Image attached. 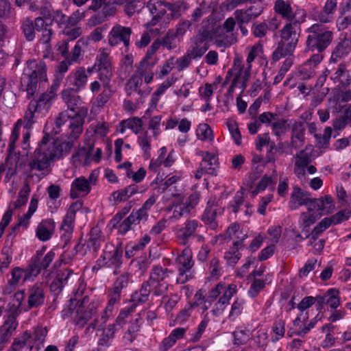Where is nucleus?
<instances>
[{
	"mask_svg": "<svg viewBox=\"0 0 351 351\" xmlns=\"http://www.w3.org/2000/svg\"><path fill=\"white\" fill-rule=\"evenodd\" d=\"M247 49L248 55L245 65L242 66L239 60H234L233 69L237 73L232 80L230 88H239L243 90L247 86V82L251 74L252 62L256 59H264L263 47L261 43H256Z\"/></svg>",
	"mask_w": 351,
	"mask_h": 351,
	"instance_id": "1",
	"label": "nucleus"
},
{
	"mask_svg": "<svg viewBox=\"0 0 351 351\" xmlns=\"http://www.w3.org/2000/svg\"><path fill=\"white\" fill-rule=\"evenodd\" d=\"M60 85L58 81L53 82L49 89L43 93L38 99L32 100L25 112L24 119L27 125H32L39 114L47 112L52 104L57 98V91Z\"/></svg>",
	"mask_w": 351,
	"mask_h": 351,
	"instance_id": "2",
	"label": "nucleus"
},
{
	"mask_svg": "<svg viewBox=\"0 0 351 351\" xmlns=\"http://www.w3.org/2000/svg\"><path fill=\"white\" fill-rule=\"evenodd\" d=\"M62 149L55 142L47 144V138L43 137L42 143L34 152V159L29 163L32 169L43 170L47 169L51 161L59 159Z\"/></svg>",
	"mask_w": 351,
	"mask_h": 351,
	"instance_id": "3",
	"label": "nucleus"
},
{
	"mask_svg": "<svg viewBox=\"0 0 351 351\" xmlns=\"http://www.w3.org/2000/svg\"><path fill=\"white\" fill-rule=\"evenodd\" d=\"M27 64L22 80L27 84V93L30 97L34 95L38 81H47V69L45 63L42 61L29 60Z\"/></svg>",
	"mask_w": 351,
	"mask_h": 351,
	"instance_id": "4",
	"label": "nucleus"
},
{
	"mask_svg": "<svg viewBox=\"0 0 351 351\" xmlns=\"http://www.w3.org/2000/svg\"><path fill=\"white\" fill-rule=\"evenodd\" d=\"M293 25L292 22L287 23L280 30V40L272 55L274 60H279L293 53L298 40L297 33L293 30Z\"/></svg>",
	"mask_w": 351,
	"mask_h": 351,
	"instance_id": "5",
	"label": "nucleus"
},
{
	"mask_svg": "<svg viewBox=\"0 0 351 351\" xmlns=\"http://www.w3.org/2000/svg\"><path fill=\"white\" fill-rule=\"evenodd\" d=\"M47 334L46 328L38 327L33 333L25 331L21 336L14 340L11 347L7 351H32L34 346L43 344Z\"/></svg>",
	"mask_w": 351,
	"mask_h": 351,
	"instance_id": "6",
	"label": "nucleus"
},
{
	"mask_svg": "<svg viewBox=\"0 0 351 351\" xmlns=\"http://www.w3.org/2000/svg\"><path fill=\"white\" fill-rule=\"evenodd\" d=\"M307 32L308 33L306 40L308 50L317 49L321 52L330 45L332 40V32L318 23H315L308 27Z\"/></svg>",
	"mask_w": 351,
	"mask_h": 351,
	"instance_id": "7",
	"label": "nucleus"
},
{
	"mask_svg": "<svg viewBox=\"0 0 351 351\" xmlns=\"http://www.w3.org/2000/svg\"><path fill=\"white\" fill-rule=\"evenodd\" d=\"M76 301L77 298L70 300L69 307L70 315L72 317L77 326L83 327L92 317L93 311L99 306V302L98 301L95 302H93L86 308V304L89 302L88 297H84L83 300L78 305Z\"/></svg>",
	"mask_w": 351,
	"mask_h": 351,
	"instance_id": "8",
	"label": "nucleus"
},
{
	"mask_svg": "<svg viewBox=\"0 0 351 351\" xmlns=\"http://www.w3.org/2000/svg\"><path fill=\"white\" fill-rule=\"evenodd\" d=\"M84 119L79 114L73 117L68 114L66 111L62 112L55 120L56 128L54 133L58 134L60 132L62 126L68 127L71 130L70 137L76 139L79 137L83 130Z\"/></svg>",
	"mask_w": 351,
	"mask_h": 351,
	"instance_id": "9",
	"label": "nucleus"
},
{
	"mask_svg": "<svg viewBox=\"0 0 351 351\" xmlns=\"http://www.w3.org/2000/svg\"><path fill=\"white\" fill-rule=\"evenodd\" d=\"M99 171H92L88 178L80 176L74 179L71 184L70 196L72 199L84 197L91 191L92 186L95 185L98 179Z\"/></svg>",
	"mask_w": 351,
	"mask_h": 351,
	"instance_id": "10",
	"label": "nucleus"
},
{
	"mask_svg": "<svg viewBox=\"0 0 351 351\" xmlns=\"http://www.w3.org/2000/svg\"><path fill=\"white\" fill-rule=\"evenodd\" d=\"M176 263L178 269L176 282L178 283L184 284L192 278L191 269L194 263L191 249H184L181 254L177 257Z\"/></svg>",
	"mask_w": 351,
	"mask_h": 351,
	"instance_id": "11",
	"label": "nucleus"
},
{
	"mask_svg": "<svg viewBox=\"0 0 351 351\" xmlns=\"http://www.w3.org/2000/svg\"><path fill=\"white\" fill-rule=\"evenodd\" d=\"M274 9L277 14L293 24H300L305 21V11L298 9L293 12L290 3L284 0H276Z\"/></svg>",
	"mask_w": 351,
	"mask_h": 351,
	"instance_id": "12",
	"label": "nucleus"
},
{
	"mask_svg": "<svg viewBox=\"0 0 351 351\" xmlns=\"http://www.w3.org/2000/svg\"><path fill=\"white\" fill-rule=\"evenodd\" d=\"M173 272L162 267H155L150 275V281L154 287V293L156 295L165 293L169 285V279L173 276Z\"/></svg>",
	"mask_w": 351,
	"mask_h": 351,
	"instance_id": "13",
	"label": "nucleus"
},
{
	"mask_svg": "<svg viewBox=\"0 0 351 351\" xmlns=\"http://www.w3.org/2000/svg\"><path fill=\"white\" fill-rule=\"evenodd\" d=\"M129 311L123 310L120 312L116 321L105 327V325L99 324L98 330L102 331V338L100 340V344L108 346V341L114 337V333L119 330L125 323V319L128 316Z\"/></svg>",
	"mask_w": 351,
	"mask_h": 351,
	"instance_id": "14",
	"label": "nucleus"
},
{
	"mask_svg": "<svg viewBox=\"0 0 351 351\" xmlns=\"http://www.w3.org/2000/svg\"><path fill=\"white\" fill-rule=\"evenodd\" d=\"M202 228V224L195 219L186 220L183 224L177 226L174 228L173 232L176 238L182 245H186L191 237L195 235V233L199 228Z\"/></svg>",
	"mask_w": 351,
	"mask_h": 351,
	"instance_id": "15",
	"label": "nucleus"
},
{
	"mask_svg": "<svg viewBox=\"0 0 351 351\" xmlns=\"http://www.w3.org/2000/svg\"><path fill=\"white\" fill-rule=\"evenodd\" d=\"M147 8L153 18L151 21L145 24L146 29L151 32H156V34H158L160 33L159 29L158 27L153 28V27L157 24L159 19L166 12L167 3L161 0H149Z\"/></svg>",
	"mask_w": 351,
	"mask_h": 351,
	"instance_id": "16",
	"label": "nucleus"
},
{
	"mask_svg": "<svg viewBox=\"0 0 351 351\" xmlns=\"http://www.w3.org/2000/svg\"><path fill=\"white\" fill-rule=\"evenodd\" d=\"M277 171L274 169L271 175H265L257 184L247 183L250 196L254 198L258 194L265 191L267 188L273 192L277 182Z\"/></svg>",
	"mask_w": 351,
	"mask_h": 351,
	"instance_id": "17",
	"label": "nucleus"
},
{
	"mask_svg": "<svg viewBox=\"0 0 351 351\" xmlns=\"http://www.w3.org/2000/svg\"><path fill=\"white\" fill-rule=\"evenodd\" d=\"M109 55L110 51L107 49H100L95 62L99 67V80H103L106 83L108 80H111L112 75Z\"/></svg>",
	"mask_w": 351,
	"mask_h": 351,
	"instance_id": "18",
	"label": "nucleus"
},
{
	"mask_svg": "<svg viewBox=\"0 0 351 351\" xmlns=\"http://www.w3.org/2000/svg\"><path fill=\"white\" fill-rule=\"evenodd\" d=\"M132 29L128 27L117 24L110 31L108 40L110 46H117L123 43L125 47L129 46Z\"/></svg>",
	"mask_w": 351,
	"mask_h": 351,
	"instance_id": "19",
	"label": "nucleus"
},
{
	"mask_svg": "<svg viewBox=\"0 0 351 351\" xmlns=\"http://www.w3.org/2000/svg\"><path fill=\"white\" fill-rule=\"evenodd\" d=\"M335 208L334 199L330 195H325L319 199H311L308 204V210L317 213L319 216L332 213Z\"/></svg>",
	"mask_w": 351,
	"mask_h": 351,
	"instance_id": "20",
	"label": "nucleus"
},
{
	"mask_svg": "<svg viewBox=\"0 0 351 351\" xmlns=\"http://www.w3.org/2000/svg\"><path fill=\"white\" fill-rule=\"evenodd\" d=\"M208 41L202 34H198L191 40L186 53L193 59L200 58L208 49Z\"/></svg>",
	"mask_w": 351,
	"mask_h": 351,
	"instance_id": "21",
	"label": "nucleus"
},
{
	"mask_svg": "<svg viewBox=\"0 0 351 351\" xmlns=\"http://www.w3.org/2000/svg\"><path fill=\"white\" fill-rule=\"evenodd\" d=\"M237 289L235 285H229L226 291L220 296L218 301L215 303L211 311L213 315L215 316L221 315L229 304L230 299L237 293Z\"/></svg>",
	"mask_w": 351,
	"mask_h": 351,
	"instance_id": "22",
	"label": "nucleus"
},
{
	"mask_svg": "<svg viewBox=\"0 0 351 351\" xmlns=\"http://www.w3.org/2000/svg\"><path fill=\"white\" fill-rule=\"evenodd\" d=\"M122 255V250L120 247L113 245L107 247L104 252L103 259L105 261V264L107 265L108 267H114V274L117 273V269L121 265Z\"/></svg>",
	"mask_w": 351,
	"mask_h": 351,
	"instance_id": "23",
	"label": "nucleus"
},
{
	"mask_svg": "<svg viewBox=\"0 0 351 351\" xmlns=\"http://www.w3.org/2000/svg\"><path fill=\"white\" fill-rule=\"evenodd\" d=\"M202 168L206 174L216 176L219 169V162L217 156L213 152H206L203 154L200 163Z\"/></svg>",
	"mask_w": 351,
	"mask_h": 351,
	"instance_id": "24",
	"label": "nucleus"
},
{
	"mask_svg": "<svg viewBox=\"0 0 351 351\" xmlns=\"http://www.w3.org/2000/svg\"><path fill=\"white\" fill-rule=\"evenodd\" d=\"M187 328H176L171 330L168 337H165L159 345L160 351H167L171 348L178 341L184 338Z\"/></svg>",
	"mask_w": 351,
	"mask_h": 351,
	"instance_id": "25",
	"label": "nucleus"
},
{
	"mask_svg": "<svg viewBox=\"0 0 351 351\" xmlns=\"http://www.w3.org/2000/svg\"><path fill=\"white\" fill-rule=\"evenodd\" d=\"M294 158V173L300 180H305L306 168L311 162L310 157L304 151H301Z\"/></svg>",
	"mask_w": 351,
	"mask_h": 351,
	"instance_id": "26",
	"label": "nucleus"
},
{
	"mask_svg": "<svg viewBox=\"0 0 351 351\" xmlns=\"http://www.w3.org/2000/svg\"><path fill=\"white\" fill-rule=\"evenodd\" d=\"M45 301V293L42 284H36L29 289L28 306L29 308H37L41 306Z\"/></svg>",
	"mask_w": 351,
	"mask_h": 351,
	"instance_id": "27",
	"label": "nucleus"
},
{
	"mask_svg": "<svg viewBox=\"0 0 351 351\" xmlns=\"http://www.w3.org/2000/svg\"><path fill=\"white\" fill-rule=\"evenodd\" d=\"M262 11V7L252 5L246 10H237L234 14L239 23H247L258 17Z\"/></svg>",
	"mask_w": 351,
	"mask_h": 351,
	"instance_id": "28",
	"label": "nucleus"
},
{
	"mask_svg": "<svg viewBox=\"0 0 351 351\" xmlns=\"http://www.w3.org/2000/svg\"><path fill=\"white\" fill-rule=\"evenodd\" d=\"M55 227V223L51 219L43 220L36 228V237L42 241L49 240L54 232Z\"/></svg>",
	"mask_w": 351,
	"mask_h": 351,
	"instance_id": "29",
	"label": "nucleus"
},
{
	"mask_svg": "<svg viewBox=\"0 0 351 351\" xmlns=\"http://www.w3.org/2000/svg\"><path fill=\"white\" fill-rule=\"evenodd\" d=\"M102 156V150L101 148H97L94 153L90 154V150L88 152L86 149H80L76 154L73 156L75 160H78L80 163L84 165H87L94 161L95 162H99L101 160Z\"/></svg>",
	"mask_w": 351,
	"mask_h": 351,
	"instance_id": "30",
	"label": "nucleus"
},
{
	"mask_svg": "<svg viewBox=\"0 0 351 351\" xmlns=\"http://www.w3.org/2000/svg\"><path fill=\"white\" fill-rule=\"evenodd\" d=\"M317 300V298L313 296L304 297L298 305L300 313L293 321L294 325H298L300 322H305L308 319V313L306 310L310 308Z\"/></svg>",
	"mask_w": 351,
	"mask_h": 351,
	"instance_id": "31",
	"label": "nucleus"
},
{
	"mask_svg": "<svg viewBox=\"0 0 351 351\" xmlns=\"http://www.w3.org/2000/svg\"><path fill=\"white\" fill-rule=\"evenodd\" d=\"M146 84L152 83L154 80V64H149L145 60H143L134 72Z\"/></svg>",
	"mask_w": 351,
	"mask_h": 351,
	"instance_id": "32",
	"label": "nucleus"
},
{
	"mask_svg": "<svg viewBox=\"0 0 351 351\" xmlns=\"http://www.w3.org/2000/svg\"><path fill=\"white\" fill-rule=\"evenodd\" d=\"M89 43L90 38H81L76 42L66 60L69 64L80 62L84 52L83 48L86 47Z\"/></svg>",
	"mask_w": 351,
	"mask_h": 351,
	"instance_id": "33",
	"label": "nucleus"
},
{
	"mask_svg": "<svg viewBox=\"0 0 351 351\" xmlns=\"http://www.w3.org/2000/svg\"><path fill=\"white\" fill-rule=\"evenodd\" d=\"M61 98L69 109L75 111L82 103L81 98L73 88L64 89L61 93Z\"/></svg>",
	"mask_w": 351,
	"mask_h": 351,
	"instance_id": "34",
	"label": "nucleus"
},
{
	"mask_svg": "<svg viewBox=\"0 0 351 351\" xmlns=\"http://www.w3.org/2000/svg\"><path fill=\"white\" fill-rule=\"evenodd\" d=\"M319 308H321L323 304H326L331 308L336 309L340 305V298L339 291L331 289L328 291L324 296L317 298Z\"/></svg>",
	"mask_w": 351,
	"mask_h": 351,
	"instance_id": "35",
	"label": "nucleus"
},
{
	"mask_svg": "<svg viewBox=\"0 0 351 351\" xmlns=\"http://www.w3.org/2000/svg\"><path fill=\"white\" fill-rule=\"evenodd\" d=\"M143 83V81L134 73L125 84V90L127 95L132 97L136 94L138 96H141L142 90L141 88Z\"/></svg>",
	"mask_w": 351,
	"mask_h": 351,
	"instance_id": "36",
	"label": "nucleus"
},
{
	"mask_svg": "<svg viewBox=\"0 0 351 351\" xmlns=\"http://www.w3.org/2000/svg\"><path fill=\"white\" fill-rule=\"evenodd\" d=\"M67 79L73 81V84L78 90L84 88L88 81L85 68L82 66L77 68L68 76Z\"/></svg>",
	"mask_w": 351,
	"mask_h": 351,
	"instance_id": "37",
	"label": "nucleus"
},
{
	"mask_svg": "<svg viewBox=\"0 0 351 351\" xmlns=\"http://www.w3.org/2000/svg\"><path fill=\"white\" fill-rule=\"evenodd\" d=\"M306 194L299 188H294L289 203L291 210H295L302 205H307L310 201Z\"/></svg>",
	"mask_w": 351,
	"mask_h": 351,
	"instance_id": "38",
	"label": "nucleus"
},
{
	"mask_svg": "<svg viewBox=\"0 0 351 351\" xmlns=\"http://www.w3.org/2000/svg\"><path fill=\"white\" fill-rule=\"evenodd\" d=\"M234 346L246 344L252 338V331L246 327H238L232 333Z\"/></svg>",
	"mask_w": 351,
	"mask_h": 351,
	"instance_id": "39",
	"label": "nucleus"
},
{
	"mask_svg": "<svg viewBox=\"0 0 351 351\" xmlns=\"http://www.w3.org/2000/svg\"><path fill=\"white\" fill-rule=\"evenodd\" d=\"M335 83H339L341 87L348 86L351 83V77L346 66L341 64L337 71L330 77Z\"/></svg>",
	"mask_w": 351,
	"mask_h": 351,
	"instance_id": "40",
	"label": "nucleus"
},
{
	"mask_svg": "<svg viewBox=\"0 0 351 351\" xmlns=\"http://www.w3.org/2000/svg\"><path fill=\"white\" fill-rule=\"evenodd\" d=\"M336 25L339 31L344 30L351 26V5L348 4L343 8L341 15L337 19Z\"/></svg>",
	"mask_w": 351,
	"mask_h": 351,
	"instance_id": "41",
	"label": "nucleus"
},
{
	"mask_svg": "<svg viewBox=\"0 0 351 351\" xmlns=\"http://www.w3.org/2000/svg\"><path fill=\"white\" fill-rule=\"evenodd\" d=\"M108 125L106 123H92L87 130L86 134L89 136H94L95 139L103 138L108 133Z\"/></svg>",
	"mask_w": 351,
	"mask_h": 351,
	"instance_id": "42",
	"label": "nucleus"
},
{
	"mask_svg": "<svg viewBox=\"0 0 351 351\" xmlns=\"http://www.w3.org/2000/svg\"><path fill=\"white\" fill-rule=\"evenodd\" d=\"M137 193V186L135 184H131L123 189L114 191L112 193V197L115 202H121L127 201L129 198Z\"/></svg>",
	"mask_w": 351,
	"mask_h": 351,
	"instance_id": "43",
	"label": "nucleus"
},
{
	"mask_svg": "<svg viewBox=\"0 0 351 351\" xmlns=\"http://www.w3.org/2000/svg\"><path fill=\"white\" fill-rule=\"evenodd\" d=\"M157 197L154 195L150 196L141 208L136 210H133L134 213L140 219L141 221H146L148 219L149 211L152 206L156 203Z\"/></svg>",
	"mask_w": 351,
	"mask_h": 351,
	"instance_id": "44",
	"label": "nucleus"
},
{
	"mask_svg": "<svg viewBox=\"0 0 351 351\" xmlns=\"http://www.w3.org/2000/svg\"><path fill=\"white\" fill-rule=\"evenodd\" d=\"M121 126L120 132L121 134H123L126 129H130L135 134H138L142 129L143 121L139 118L134 117L122 121Z\"/></svg>",
	"mask_w": 351,
	"mask_h": 351,
	"instance_id": "45",
	"label": "nucleus"
},
{
	"mask_svg": "<svg viewBox=\"0 0 351 351\" xmlns=\"http://www.w3.org/2000/svg\"><path fill=\"white\" fill-rule=\"evenodd\" d=\"M104 87L102 92L96 97L95 105L98 107H103L112 96V90L110 86V80H108L106 84L103 80H99Z\"/></svg>",
	"mask_w": 351,
	"mask_h": 351,
	"instance_id": "46",
	"label": "nucleus"
},
{
	"mask_svg": "<svg viewBox=\"0 0 351 351\" xmlns=\"http://www.w3.org/2000/svg\"><path fill=\"white\" fill-rule=\"evenodd\" d=\"M140 222H141L140 219L134 213V211H132L130 215L118 226V231L121 234L124 235L132 229V225H137L140 223Z\"/></svg>",
	"mask_w": 351,
	"mask_h": 351,
	"instance_id": "47",
	"label": "nucleus"
},
{
	"mask_svg": "<svg viewBox=\"0 0 351 351\" xmlns=\"http://www.w3.org/2000/svg\"><path fill=\"white\" fill-rule=\"evenodd\" d=\"M151 137L148 134L147 131H145L140 134L138 136V143L143 153V156L146 159L150 158L151 151Z\"/></svg>",
	"mask_w": 351,
	"mask_h": 351,
	"instance_id": "48",
	"label": "nucleus"
},
{
	"mask_svg": "<svg viewBox=\"0 0 351 351\" xmlns=\"http://www.w3.org/2000/svg\"><path fill=\"white\" fill-rule=\"evenodd\" d=\"M226 125L234 143L237 145H240L241 144L242 139L237 121L233 119H228L226 122Z\"/></svg>",
	"mask_w": 351,
	"mask_h": 351,
	"instance_id": "49",
	"label": "nucleus"
},
{
	"mask_svg": "<svg viewBox=\"0 0 351 351\" xmlns=\"http://www.w3.org/2000/svg\"><path fill=\"white\" fill-rule=\"evenodd\" d=\"M176 65V58L171 57L165 61L162 64L159 65L157 68V76L159 79H163L165 76L169 75L173 70Z\"/></svg>",
	"mask_w": 351,
	"mask_h": 351,
	"instance_id": "50",
	"label": "nucleus"
},
{
	"mask_svg": "<svg viewBox=\"0 0 351 351\" xmlns=\"http://www.w3.org/2000/svg\"><path fill=\"white\" fill-rule=\"evenodd\" d=\"M217 88V83H206L204 86L199 88V95L202 100L204 101H210L213 92Z\"/></svg>",
	"mask_w": 351,
	"mask_h": 351,
	"instance_id": "51",
	"label": "nucleus"
},
{
	"mask_svg": "<svg viewBox=\"0 0 351 351\" xmlns=\"http://www.w3.org/2000/svg\"><path fill=\"white\" fill-rule=\"evenodd\" d=\"M312 212L308 210V213H304L300 215L299 225L303 230L313 224L319 216Z\"/></svg>",
	"mask_w": 351,
	"mask_h": 351,
	"instance_id": "52",
	"label": "nucleus"
},
{
	"mask_svg": "<svg viewBox=\"0 0 351 351\" xmlns=\"http://www.w3.org/2000/svg\"><path fill=\"white\" fill-rule=\"evenodd\" d=\"M196 136L201 141H211L213 134L210 127L207 123H199L196 130Z\"/></svg>",
	"mask_w": 351,
	"mask_h": 351,
	"instance_id": "53",
	"label": "nucleus"
},
{
	"mask_svg": "<svg viewBox=\"0 0 351 351\" xmlns=\"http://www.w3.org/2000/svg\"><path fill=\"white\" fill-rule=\"evenodd\" d=\"M160 154L162 156V163L163 166L165 167H171L176 160H177V155L174 150H171L169 153H167V149L166 147H162L158 150Z\"/></svg>",
	"mask_w": 351,
	"mask_h": 351,
	"instance_id": "54",
	"label": "nucleus"
},
{
	"mask_svg": "<svg viewBox=\"0 0 351 351\" xmlns=\"http://www.w3.org/2000/svg\"><path fill=\"white\" fill-rule=\"evenodd\" d=\"M333 223L330 217H326L322 219L313 229L311 233V239L316 241L317 237L327 228Z\"/></svg>",
	"mask_w": 351,
	"mask_h": 351,
	"instance_id": "55",
	"label": "nucleus"
},
{
	"mask_svg": "<svg viewBox=\"0 0 351 351\" xmlns=\"http://www.w3.org/2000/svg\"><path fill=\"white\" fill-rule=\"evenodd\" d=\"M161 115L154 116L149 118L148 129L152 131L154 137L157 138L161 133Z\"/></svg>",
	"mask_w": 351,
	"mask_h": 351,
	"instance_id": "56",
	"label": "nucleus"
},
{
	"mask_svg": "<svg viewBox=\"0 0 351 351\" xmlns=\"http://www.w3.org/2000/svg\"><path fill=\"white\" fill-rule=\"evenodd\" d=\"M244 304L245 300L243 299H235L231 306V309L228 315V318L232 321L235 320L236 318L242 313Z\"/></svg>",
	"mask_w": 351,
	"mask_h": 351,
	"instance_id": "57",
	"label": "nucleus"
},
{
	"mask_svg": "<svg viewBox=\"0 0 351 351\" xmlns=\"http://www.w3.org/2000/svg\"><path fill=\"white\" fill-rule=\"evenodd\" d=\"M30 191L29 184L26 183L21 189L16 201L13 204L14 208H19L26 204Z\"/></svg>",
	"mask_w": 351,
	"mask_h": 351,
	"instance_id": "58",
	"label": "nucleus"
},
{
	"mask_svg": "<svg viewBox=\"0 0 351 351\" xmlns=\"http://www.w3.org/2000/svg\"><path fill=\"white\" fill-rule=\"evenodd\" d=\"M255 344L258 347L266 345L267 342V332L264 328L258 329L255 333L252 332V338Z\"/></svg>",
	"mask_w": 351,
	"mask_h": 351,
	"instance_id": "59",
	"label": "nucleus"
},
{
	"mask_svg": "<svg viewBox=\"0 0 351 351\" xmlns=\"http://www.w3.org/2000/svg\"><path fill=\"white\" fill-rule=\"evenodd\" d=\"M149 295V290L147 286H143L140 291L135 292L131 298L132 302L134 305L143 303L147 300Z\"/></svg>",
	"mask_w": 351,
	"mask_h": 351,
	"instance_id": "60",
	"label": "nucleus"
},
{
	"mask_svg": "<svg viewBox=\"0 0 351 351\" xmlns=\"http://www.w3.org/2000/svg\"><path fill=\"white\" fill-rule=\"evenodd\" d=\"M167 9L170 11V14L173 18H177L186 9V5L183 1L175 3H167Z\"/></svg>",
	"mask_w": 351,
	"mask_h": 351,
	"instance_id": "61",
	"label": "nucleus"
},
{
	"mask_svg": "<svg viewBox=\"0 0 351 351\" xmlns=\"http://www.w3.org/2000/svg\"><path fill=\"white\" fill-rule=\"evenodd\" d=\"M274 336L271 339L273 341H277L282 338L285 333V321L279 319L274 323L273 326Z\"/></svg>",
	"mask_w": 351,
	"mask_h": 351,
	"instance_id": "62",
	"label": "nucleus"
},
{
	"mask_svg": "<svg viewBox=\"0 0 351 351\" xmlns=\"http://www.w3.org/2000/svg\"><path fill=\"white\" fill-rule=\"evenodd\" d=\"M241 247L234 245L226 252L224 258L229 265L234 266L241 258V254L239 250Z\"/></svg>",
	"mask_w": 351,
	"mask_h": 351,
	"instance_id": "63",
	"label": "nucleus"
},
{
	"mask_svg": "<svg viewBox=\"0 0 351 351\" xmlns=\"http://www.w3.org/2000/svg\"><path fill=\"white\" fill-rule=\"evenodd\" d=\"M282 234V227L280 226H272L267 230L269 241L270 245H274L279 241Z\"/></svg>",
	"mask_w": 351,
	"mask_h": 351,
	"instance_id": "64",
	"label": "nucleus"
}]
</instances>
